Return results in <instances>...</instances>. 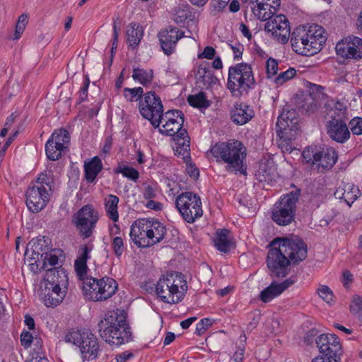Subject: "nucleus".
I'll return each mask as SVG.
<instances>
[{"instance_id": "obj_53", "label": "nucleus", "mask_w": 362, "mask_h": 362, "mask_svg": "<svg viewBox=\"0 0 362 362\" xmlns=\"http://www.w3.org/2000/svg\"><path fill=\"white\" fill-rule=\"evenodd\" d=\"M351 132L355 135L362 134V118L354 117L349 122Z\"/></svg>"}, {"instance_id": "obj_19", "label": "nucleus", "mask_w": 362, "mask_h": 362, "mask_svg": "<svg viewBox=\"0 0 362 362\" xmlns=\"http://www.w3.org/2000/svg\"><path fill=\"white\" fill-rule=\"evenodd\" d=\"M148 231V219L139 218L136 220L130 228L129 235L132 241L138 247L146 248L151 247V240Z\"/></svg>"}, {"instance_id": "obj_48", "label": "nucleus", "mask_w": 362, "mask_h": 362, "mask_svg": "<svg viewBox=\"0 0 362 362\" xmlns=\"http://www.w3.org/2000/svg\"><path fill=\"white\" fill-rule=\"evenodd\" d=\"M350 311L355 315L362 316V297L358 295L353 296L350 304Z\"/></svg>"}, {"instance_id": "obj_61", "label": "nucleus", "mask_w": 362, "mask_h": 362, "mask_svg": "<svg viewBox=\"0 0 362 362\" xmlns=\"http://www.w3.org/2000/svg\"><path fill=\"white\" fill-rule=\"evenodd\" d=\"M81 253L77 257V259L80 260H83L87 262V260L90 257V252L92 250V246H88V245H84L81 248Z\"/></svg>"}, {"instance_id": "obj_29", "label": "nucleus", "mask_w": 362, "mask_h": 362, "mask_svg": "<svg viewBox=\"0 0 362 362\" xmlns=\"http://www.w3.org/2000/svg\"><path fill=\"white\" fill-rule=\"evenodd\" d=\"M214 243L216 249L223 253L228 252L234 247L231 232L226 228L216 230Z\"/></svg>"}, {"instance_id": "obj_3", "label": "nucleus", "mask_w": 362, "mask_h": 362, "mask_svg": "<svg viewBox=\"0 0 362 362\" xmlns=\"http://www.w3.org/2000/svg\"><path fill=\"white\" fill-rule=\"evenodd\" d=\"M54 189L53 173H40L26 190V206L30 211L38 213L45 208Z\"/></svg>"}, {"instance_id": "obj_21", "label": "nucleus", "mask_w": 362, "mask_h": 362, "mask_svg": "<svg viewBox=\"0 0 362 362\" xmlns=\"http://www.w3.org/2000/svg\"><path fill=\"white\" fill-rule=\"evenodd\" d=\"M291 43L293 50L298 54L310 56L313 54L309 45L305 26L297 27L291 33Z\"/></svg>"}, {"instance_id": "obj_9", "label": "nucleus", "mask_w": 362, "mask_h": 362, "mask_svg": "<svg viewBox=\"0 0 362 362\" xmlns=\"http://www.w3.org/2000/svg\"><path fill=\"white\" fill-rule=\"evenodd\" d=\"M175 206L183 219L187 223H194L203 215L201 199L192 192H185L175 199Z\"/></svg>"}, {"instance_id": "obj_28", "label": "nucleus", "mask_w": 362, "mask_h": 362, "mask_svg": "<svg viewBox=\"0 0 362 362\" xmlns=\"http://www.w3.org/2000/svg\"><path fill=\"white\" fill-rule=\"evenodd\" d=\"M338 156L333 148H323L318 151L317 165L318 170L331 169L337 160Z\"/></svg>"}, {"instance_id": "obj_30", "label": "nucleus", "mask_w": 362, "mask_h": 362, "mask_svg": "<svg viewBox=\"0 0 362 362\" xmlns=\"http://www.w3.org/2000/svg\"><path fill=\"white\" fill-rule=\"evenodd\" d=\"M295 110H291L286 112H283L278 117L276 126L279 131L283 132L287 130H297L298 119L296 116Z\"/></svg>"}, {"instance_id": "obj_27", "label": "nucleus", "mask_w": 362, "mask_h": 362, "mask_svg": "<svg viewBox=\"0 0 362 362\" xmlns=\"http://www.w3.org/2000/svg\"><path fill=\"white\" fill-rule=\"evenodd\" d=\"M255 115L253 110L246 104L236 103L231 110V118L234 123L243 125Z\"/></svg>"}, {"instance_id": "obj_44", "label": "nucleus", "mask_w": 362, "mask_h": 362, "mask_svg": "<svg viewBox=\"0 0 362 362\" xmlns=\"http://www.w3.org/2000/svg\"><path fill=\"white\" fill-rule=\"evenodd\" d=\"M296 74V71L294 68H289L285 71L281 72L279 75L276 76L272 81L276 87H279L293 78Z\"/></svg>"}, {"instance_id": "obj_1", "label": "nucleus", "mask_w": 362, "mask_h": 362, "mask_svg": "<svg viewBox=\"0 0 362 362\" xmlns=\"http://www.w3.org/2000/svg\"><path fill=\"white\" fill-rule=\"evenodd\" d=\"M210 152L218 163H226V170L235 174L247 173V148L235 139L226 142H218L211 146Z\"/></svg>"}, {"instance_id": "obj_62", "label": "nucleus", "mask_w": 362, "mask_h": 362, "mask_svg": "<svg viewBox=\"0 0 362 362\" xmlns=\"http://www.w3.org/2000/svg\"><path fill=\"white\" fill-rule=\"evenodd\" d=\"M188 161L186 162L187 163V168L186 170L187 173L189 175V176L194 179H197L199 176V170L195 167L194 164L192 163H187Z\"/></svg>"}, {"instance_id": "obj_33", "label": "nucleus", "mask_w": 362, "mask_h": 362, "mask_svg": "<svg viewBox=\"0 0 362 362\" xmlns=\"http://www.w3.org/2000/svg\"><path fill=\"white\" fill-rule=\"evenodd\" d=\"M101 286L96 301H103L111 298L118 288V284L112 278L105 276L100 279Z\"/></svg>"}, {"instance_id": "obj_63", "label": "nucleus", "mask_w": 362, "mask_h": 362, "mask_svg": "<svg viewBox=\"0 0 362 362\" xmlns=\"http://www.w3.org/2000/svg\"><path fill=\"white\" fill-rule=\"evenodd\" d=\"M134 354L129 351H125L116 356L117 362H127L130 358H133Z\"/></svg>"}, {"instance_id": "obj_7", "label": "nucleus", "mask_w": 362, "mask_h": 362, "mask_svg": "<svg viewBox=\"0 0 362 362\" xmlns=\"http://www.w3.org/2000/svg\"><path fill=\"white\" fill-rule=\"evenodd\" d=\"M64 341L78 348L83 361H93L98 357L99 343L95 334L88 329L69 332Z\"/></svg>"}, {"instance_id": "obj_16", "label": "nucleus", "mask_w": 362, "mask_h": 362, "mask_svg": "<svg viewBox=\"0 0 362 362\" xmlns=\"http://www.w3.org/2000/svg\"><path fill=\"white\" fill-rule=\"evenodd\" d=\"M272 247L267 257V264L270 271V275L272 277L284 278L288 274L289 265L291 263L278 245Z\"/></svg>"}, {"instance_id": "obj_45", "label": "nucleus", "mask_w": 362, "mask_h": 362, "mask_svg": "<svg viewBox=\"0 0 362 362\" xmlns=\"http://www.w3.org/2000/svg\"><path fill=\"white\" fill-rule=\"evenodd\" d=\"M115 173L117 174L121 173L123 176L133 181H136L139 177V173L137 170L125 165H119L118 168L115 170Z\"/></svg>"}, {"instance_id": "obj_23", "label": "nucleus", "mask_w": 362, "mask_h": 362, "mask_svg": "<svg viewBox=\"0 0 362 362\" xmlns=\"http://www.w3.org/2000/svg\"><path fill=\"white\" fill-rule=\"evenodd\" d=\"M297 281L296 276H291L281 283L273 281L268 287L260 293V299L264 303L270 302L274 298L281 295L286 289Z\"/></svg>"}, {"instance_id": "obj_14", "label": "nucleus", "mask_w": 362, "mask_h": 362, "mask_svg": "<svg viewBox=\"0 0 362 362\" xmlns=\"http://www.w3.org/2000/svg\"><path fill=\"white\" fill-rule=\"evenodd\" d=\"M320 353L325 356L327 362H341L343 354L339 337L334 334H322L315 339Z\"/></svg>"}, {"instance_id": "obj_51", "label": "nucleus", "mask_w": 362, "mask_h": 362, "mask_svg": "<svg viewBox=\"0 0 362 362\" xmlns=\"http://www.w3.org/2000/svg\"><path fill=\"white\" fill-rule=\"evenodd\" d=\"M212 324L213 321L210 318L202 319L197 324L195 334L199 336L203 334L206 331V329L212 325Z\"/></svg>"}, {"instance_id": "obj_60", "label": "nucleus", "mask_w": 362, "mask_h": 362, "mask_svg": "<svg viewBox=\"0 0 362 362\" xmlns=\"http://www.w3.org/2000/svg\"><path fill=\"white\" fill-rule=\"evenodd\" d=\"M260 4L266 6H269L276 11V8L280 6V0H253L251 4Z\"/></svg>"}, {"instance_id": "obj_4", "label": "nucleus", "mask_w": 362, "mask_h": 362, "mask_svg": "<svg viewBox=\"0 0 362 362\" xmlns=\"http://www.w3.org/2000/svg\"><path fill=\"white\" fill-rule=\"evenodd\" d=\"M187 288L184 276L177 272H171L159 279L156 285V293L163 303L175 304L183 299Z\"/></svg>"}, {"instance_id": "obj_17", "label": "nucleus", "mask_w": 362, "mask_h": 362, "mask_svg": "<svg viewBox=\"0 0 362 362\" xmlns=\"http://www.w3.org/2000/svg\"><path fill=\"white\" fill-rule=\"evenodd\" d=\"M264 30L282 44L286 43L289 39V22L284 15L273 16L265 24Z\"/></svg>"}, {"instance_id": "obj_64", "label": "nucleus", "mask_w": 362, "mask_h": 362, "mask_svg": "<svg viewBox=\"0 0 362 362\" xmlns=\"http://www.w3.org/2000/svg\"><path fill=\"white\" fill-rule=\"evenodd\" d=\"M145 206L146 207L156 211H160L163 209V204L160 202L153 200V199L148 200Z\"/></svg>"}, {"instance_id": "obj_36", "label": "nucleus", "mask_w": 362, "mask_h": 362, "mask_svg": "<svg viewBox=\"0 0 362 362\" xmlns=\"http://www.w3.org/2000/svg\"><path fill=\"white\" fill-rule=\"evenodd\" d=\"M119 201V197L114 194H107L104 199L106 215L113 222L119 221V213L117 211Z\"/></svg>"}, {"instance_id": "obj_15", "label": "nucleus", "mask_w": 362, "mask_h": 362, "mask_svg": "<svg viewBox=\"0 0 362 362\" xmlns=\"http://www.w3.org/2000/svg\"><path fill=\"white\" fill-rule=\"evenodd\" d=\"M70 135L67 130L61 128L55 130L45 144L47 157L50 160H57L68 147Z\"/></svg>"}, {"instance_id": "obj_8", "label": "nucleus", "mask_w": 362, "mask_h": 362, "mask_svg": "<svg viewBox=\"0 0 362 362\" xmlns=\"http://www.w3.org/2000/svg\"><path fill=\"white\" fill-rule=\"evenodd\" d=\"M300 191L296 189L282 195L274 205L272 218L279 226H287L294 221L296 204L298 202Z\"/></svg>"}, {"instance_id": "obj_13", "label": "nucleus", "mask_w": 362, "mask_h": 362, "mask_svg": "<svg viewBox=\"0 0 362 362\" xmlns=\"http://www.w3.org/2000/svg\"><path fill=\"white\" fill-rule=\"evenodd\" d=\"M98 219V211L92 205L87 204L74 215L73 223L79 230L81 237L85 239L91 236Z\"/></svg>"}, {"instance_id": "obj_37", "label": "nucleus", "mask_w": 362, "mask_h": 362, "mask_svg": "<svg viewBox=\"0 0 362 362\" xmlns=\"http://www.w3.org/2000/svg\"><path fill=\"white\" fill-rule=\"evenodd\" d=\"M296 107L303 113L312 114L317 110L318 103L313 95L309 93L298 99Z\"/></svg>"}, {"instance_id": "obj_38", "label": "nucleus", "mask_w": 362, "mask_h": 362, "mask_svg": "<svg viewBox=\"0 0 362 362\" xmlns=\"http://www.w3.org/2000/svg\"><path fill=\"white\" fill-rule=\"evenodd\" d=\"M175 141V146L173 149L176 155L182 156L185 159V162L190 160L189 156V136L188 134L186 136H180L177 138H173Z\"/></svg>"}, {"instance_id": "obj_18", "label": "nucleus", "mask_w": 362, "mask_h": 362, "mask_svg": "<svg viewBox=\"0 0 362 362\" xmlns=\"http://www.w3.org/2000/svg\"><path fill=\"white\" fill-rule=\"evenodd\" d=\"M335 49L337 55L344 59L359 60L362 58V39L348 36L337 44Z\"/></svg>"}, {"instance_id": "obj_12", "label": "nucleus", "mask_w": 362, "mask_h": 362, "mask_svg": "<svg viewBox=\"0 0 362 362\" xmlns=\"http://www.w3.org/2000/svg\"><path fill=\"white\" fill-rule=\"evenodd\" d=\"M139 110L141 116L149 120L154 128L159 127L158 119L163 113L161 100L154 91H148L140 99Z\"/></svg>"}, {"instance_id": "obj_22", "label": "nucleus", "mask_w": 362, "mask_h": 362, "mask_svg": "<svg viewBox=\"0 0 362 362\" xmlns=\"http://www.w3.org/2000/svg\"><path fill=\"white\" fill-rule=\"evenodd\" d=\"M44 287L68 288V276L61 267L47 269L44 276Z\"/></svg>"}, {"instance_id": "obj_35", "label": "nucleus", "mask_w": 362, "mask_h": 362, "mask_svg": "<svg viewBox=\"0 0 362 362\" xmlns=\"http://www.w3.org/2000/svg\"><path fill=\"white\" fill-rule=\"evenodd\" d=\"M148 230L151 246L162 241L166 233L165 227L158 221H150L148 219Z\"/></svg>"}, {"instance_id": "obj_56", "label": "nucleus", "mask_w": 362, "mask_h": 362, "mask_svg": "<svg viewBox=\"0 0 362 362\" xmlns=\"http://www.w3.org/2000/svg\"><path fill=\"white\" fill-rule=\"evenodd\" d=\"M142 194L145 199L149 200L156 198L158 192L156 186L147 185L144 187Z\"/></svg>"}, {"instance_id": "obj_57", "label": "nucleus", "mask_w": 362, "mask_h": 362, "mask_svg": "<svg viewBox=\"0 0 362 362\" xmlns=\"http://www.w3.org/2000/svg\"><path fill=\"white\" fill-rule=\"evenodd\" d=\"M230 49L233 52V58L235 60H239L242 58L244 46L239 42H235L233 45L228 44Z\"/></svg>"}, {"instance_id": "obj_58", "label": "nucleus", "mask_w": 362, "mask_h": 362, "mask_svg": "<svg viewBox=\"0 0 362 362\" xmlns=\"http://www.w3.org/2000/svg\"><path fill=\"white\" fill-rule=\"evenodd\" d=\"M33 339V334L28 331H23L21 334V345L25 349L30 346Z\"/></svg>"}, {"instance_id": "obj_2", "label": "nucleus", "mask_w": 362, "mask_h": 362, "mask_svg": "<svg viewBox=\"0 0 362 362\" xmlns=\"http://www.w3.org/2000/svg\"><path fill=\"white\" fill-rule=\"evenodd\" d=\"M101 338L110 345L120 346L132 339V332L123 310L110 311L98 323Z\"/></svg>"}, {"instance_id": "obj_24", "label": "nucleus", "mask_w": 362, "mask_h": 362, "mask_svg": "<svg viewBox=\"0 0 362 362\" xmlns=\"http://www.w3.org/2000/svg\"><path fill=\"white\" fill-rule=\"evenodd\" d=\"M305 31L309 40L310 47L314 54L321 50L326 42L327 37L325 29L317 24H312L308 27L305 26Z\"/></svg>"}, {"instance_id": "obj_49", "label": "nucleus", "mask_w": 362, "mask_h": 362, "mask_svg": "<svg viewBox=\"0 0 362 362\" xmlns=\"http://www.w3.org/2000/svg\"><path fill=\"white\" fill-rule=\"evenodd\" d=\"M112 247L114 253L117 257H120L125 250V245L123 239L119 236L113 238L112 241Z\"/></svg>"}, {"instance_id": "obj_40", "label": "nucleus", "mask_w": 362, "mask_h": 362, "mask_svg": "<svg viewBox=\"0 0 362 362\" xmlns=\"http://www.w3.org/2000/svg\"><path fill=\"white\" fill-rule=\"evenodd\" d=\"M132 76L134 81H139L144 86H146L152 82L153 72L152 69L134 68Z\"/></svg>"}, {"instance_id": "obj_55", "label": "nucleus", "mask_w": 362, "mask_h": 362, "mask_svg": "<svg viewBox=\"0 0 362 362\" xmlns=\"http://www.w3.org/2000/svg\"><path fill=\"white\" fill-rule=\"evenodd\" d=\"M318 294L325 302L329 303L332 300L333 293L327 286H322L317 290Z\"/></svg>"}, {"instance_id": "obj_25", "label": "nucleus", "mask_w": 362, "mask_h": 362, "mask_svg": "<svg viewBox=\"0 0 362 362\" xmlns=\"http://www.w3.org/2000/svg\"><path fill=\"white\" fill-rule=\"evenodd\" d=\"M67 289L44 287L40 291V298L47 307H55L62 302Z\"/></svg>"}, {"instance_id": "obj_34", "label": "nucleus", "mask_w": 362, "mask_h": 362, "mask_svg": "<svg viewBox=\"0 0 362 362\" xmlns=\"http://www.w3.org/2000/svg\"><path fill=\"white\" fill-rule=\"evenodd\" d=\"M100 286V279L87 276L83 279L82 289L85 297L88 300L93 301L97 300Z\"/></svg>"}, {"instance_id": "obj_46", "label": "nucleus", "mask_w": 362, "mask_h": 362, "mask_svg": "<svg viewBox=\"0 0 362 362\" xmlns=\"http://www.w3.org/2000/svg\"><path fill=\"white\" fill-rule=\"evenodd\" d=\"M144 93L143 88L137 87L134 88H124V95L125 98L129 101H137L141 98Z\"/></svg>"}, {"instance_id": "obj_39", "label": "nucleus", "mask_w": 362, "mask_h": 362, "mask_svg": "<svg viewBox=\"0 0 362 362\" xmlns=\"http://www.w3.org/2000/svg\"><path fill=\"white\" fill-rule=\"evenodd\" d=\"M197 78L199 83H202L206 87L214 84L216 81L213 71L208 66L200 65L198 67Z\"/></svg>"}, {"instance_id": "obj_59", "label": "nucleus", "mask_w": 362, "mask_h": 362, "mask_svg": "<svg viewBox=\"0 0 362 362\" xmlns=\"http://www.w3.org/2000/svg\"><path fill=\"white\" fill-rule=\"evenodd\" d=\"M215 54H216L215 49L211 46H207L204 49L203 52L198 55V57L199 59L205 58L207 59H212L214 58Z\"/></svg>"}, {"instance_id": "obj_43", "label": "nucleus", "mask_w": 362, "mask_h": 362, "mask_svg": "<svg viewBox=\"0 0 362 362\" xmlns=\"http://www.w3.org/2000/svg\"><path fill=\"white\" fill-rule=\"evenodd\" d=\"M341 219V214L334 209H330L327 211L325 216L320 220V226L327 227L330 224L334 225L335 223H339Z\"/></svg>"}, {"instance_id": "obj_10", "label": "nucleus", "mask_w": 362, "mask_h": 362, "mask_svg": "<svg viewBox=\"0 0 362 362\" xmlns=\"http://www.w3.org/2000/svg\"><path fill=\"white\" fill-rule=\"evenodd\" d=\"M277 245L293 264H298L307 257V245L298 237L276 238L271 243V246Z\"/></svg>"}, {"instance_id": "obj_11", "label": "nucleus", "mask_w": 362, "mask_h": 362, "mask_svg": "<svg viewBox=\"0 0 362 362\" xmlns=\"http://www.w3.org/2000/svg\"><path fill=\"white\" fill-rule=\"evenodd\" d=\"M158 122V131L163 135L177 138L186 136L188 134L187 130L182 128L184 114L181 110H168L160 117Z\"/></svg>"}, {"instance_id": "obj_5", "label": "nucleus", "mask_w": 362, "mask_h": 362, "mask_svg": "<svg viewBox=\"0 0 362 362\" xmlns=\"http://www.w3.org/2000/svg\"><path fill=\"white\" fill-rule=\"evenodd\" d=\"M255 79L252 66L247 63H238L228 69L227 88L232 96L240 98L255 88Z\"/></svg>"}, {"instance_id": "obj_26", "label": "nucleus", "mask_w": 362, "mask_h": 362, "mask_svg": "<svg viewBox=\"0 0 362 362\" xmlns=\"http://www.w3.org/2000/svg\"><path fill=\"white\" fill-rule=\"evenodd\" d=\"M334 195L337 199H344L349 206H351L360 197L361 192L358 187L353 183L347 182L343 183L342 185L337 187Z\"/></svg>"}, {"instance_id": "obj_54", "label": "nucleus", "mask_w": 362, "mask_h": 362, "mask_svg": "<svg viewBox=\"0 0 362 362\" xmlns=\"http://www.w3.org/2000/svg\"><path fill=\"white\" fill-rule=\"evenodd\" d=\"M90 85V79L87 75L84 76L83 85L78 91V103H81L84 101L88 96V90Z\"/></svg>"}, {"instance_id": "obj_50", "label": "nucleus", "mask_w": 362, "mask_h": 362, "mask_svg": "<svg viewBox=\"0 0 362 362\" xmlns=\"http://www.w3.org/2000/svg\"><path fill=\"white\" fill-rule=\"evenodd\" d=\"M278 71V62L274 58H269L267 62V78L271 81L276 76Z\"/></svg>"}, {"instance_id": "obj_42", "label": "nucleus", "mask_w": 362, "mask_h": 362, "mask_svg": "<svg viewBox=\"0 0 362 362\" xmlns=\"http://www.w3.org/2000/svg\"><path fill=\"white\" fill-rule=\"evenodd\" d=\"M252 11L255 17L260 21H269L273 16L275 11H272L269 6L257 4L252 8Z\"/></svg>"}, {"instance_id": "obj_6", "label": "nucleus", "mask_w": 362, "mask_h": 362, "mask_svg": "<svg viewBox=\"0 0 362 362\" xmlns=\"http://www.w3.org/2000/svg\"><path fill=\"white\" fill-rule=\"evenodd\" d=\"M346 111L343 103L337 101L327 113V133L333 141L339 144L345 143L350 138V131L346 124Z\"/></svg>"}, {"instance_id": "obj_32", "label": "nucleus", "mask_w": 362, "mask_h": 362, "mask_svg": "<svg viewBox=\"0 0 362 362\" xmlns=\"http://www.w3.org/2000/svg\"><path fill=\"white\" fill-rule=\"evenodd\" d=\"M144 36V28L137 23H131L128 25L126 31L127 43L132 49L139 46Z\"/></svg>"}, {"instance_id": "obj_20", "label": "nucleus", "mask_w": 362, "mask_h": 362, "mask_svg": "<svg viewBox=\"0 0 362 362\" xmlns=\"http://www.w3.org/2000/svg\"><path fill=\"white\" fill-rule=\"evenodd\" d=\"M184 36V33L171 26L158 33L160 44L163 52L170 55L175 51L177 41Z\"/></svg>"}, {"instance_id": "obj_31", "label": "nucleus", "mask_w": 362, "mask_h": 362, "mask_svg": "<svg viewBox=\"0 0 362 362\" xmlns=\"http://www.w3.org/2000/svg\"><path fill=\"white\" fill-rule=\"evenodd\" d=\"M84 174L85 179L89 183L95 182L97 176L103 170V163L101 159L95 156L91 159L84 161Z\"/></svg>"}, {"instance_id": "obj_47", "label": "nucleus", "mask_w": 362, "mask_h": 362, "mask_svg": "<svg viewBox=\"0 0 362 362\" xmlns=\"http://www.w3.org/2000/svg\"><path fill=\"white\" fill-rule=\"evenodd\" d=\"M318 151L316 148L308 147L303 151L302 156L306 163L317 164Z\"/></svg>"}, {"instance_id": "obj_52", "label": "nucleus", "mask_w": 362, "mask_h": 362, "mask_svg": "<svg viewBox=\"0 0 362 362\" xmlns=\"http://www.w3.org/2000/svg\"><path fill=\"white\" fill-rule=\"evenodd\" d=\"M74 266H75V270H76L78 276L83 281V279H85L84 276H86V273H87V269H88L87 262H84L83 260H80L78 259H76L75 260Z\"/></svg>"}, {"instance_id": "obj_41", "label": "nucleus", "mask_w": 362, "mask_h": 362, "mask_svg": "<svg viewBox=\"0 0 362 362\" xmlns=\"http://www.w3.org/2000/svg\"><path fill=\"white\" fill-rule=\"evenodd\" d=\"M187 102L191 106L197 108H206L211 105L210 101L206 99L205 93L203 92L189 95L187 97Z\"/></svg>"}]
</instances>
